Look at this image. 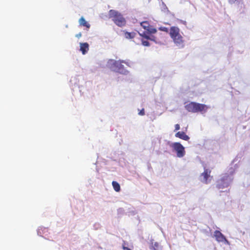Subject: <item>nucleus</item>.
<instances>
[{
    "mask_svg": "<svg viewBox=\"0 0 250 250\" xmlns=\"http://www.w3.org/2000/svg\"><path fill=\"white\" fill-rule=\"evenodd\" d=\"M135 33H130V32H125V38L126 39H132L135 36Z\"/></svg>",
    "mask_w": 250,
    "mask_h": 250,
    "instance_id": "obj_19",
    "label": "nucleus"
},
{
    "mask_svg": "<svg viewBox=\"0 0 250 250\" xmlns=\"http://www.w3.org/2000/svg\"><path fill=\"white\" fill-rule=\"evenodd\" d=\"M150 249L152 250H162V247L157 242H152Z\"/></svg>",
    "mask_w": 250,
    "mask_h": 250,
    "instance_id": "obj_15",
    "label": "nucleus"
},
{
    "mask_svg": "<svg viewBox=\"0 0 250 250\" xmlns=\"http://www.w3.org/2000/svg\"><path fill=\"white\" fill-rule=\"evenodd\" d=\"M122 64L125 63L129 67L131 65V62L129 60H122Z\"/></svg>",
    "mask_w": 250,
    "mask_h": 250,
    "instance_id": "obj_22",
    "label": "nucleus"
},
{
    "mask_svg": "<svg viewBox=\"0 0 250 250\" xmlns=\"http://www.w3.org/2000/svg\"><path fill=\"white\" fill-rule=\"evenodd\" d=\"M138 114L141 116H143L145 115V111L144 109H142L139 112Z\"/></svg>",
    "mask_w": 250,
    "mask_h": 250,
    "instance_id": "obj_25",
    "label": "nucleus"
},
{
    "mask_svg": "<svg viewBox=\"0 0 250 250\" xmlns=\"http://www.w3.org/2000/svg\"><path fill=\"white\" fill-rule=\"evenodd\" d=\"M180 125L179 124H176L175 125V131L178 130L180 129Z\"/></svg>",
    "mask_w": 250,
    "mask_h": 250,
    "instance_id": "obj_27",
    "label": "nucleus"
},
{
    "mask_svg": "<svg viewBox=\"0 0 250 250\" xmlns=\"http://www.w3.org/2000/svg\"><path fill=\"white\" fill-rule=\"evenodd\" d=\"M142 44L145 46H149L150 45V44L148 41L144 40L142 41Z\"/></svg>",
    "mask_w": 250,
    "mask_h": 250,
    "instance_id": "obj_23",
    "label": "nucleus"
},
{
    "mask_svg": "<svg viewBox=\"0 0 250 250\" xmlns=\"http://www.w3.org/2000/svg\"><path fill=\"white\" fill-rule=\"evenodd\" d=\"M81 37H82V33H78V34L76 35V37H77L78 38H80Z\"/></svg>",
    "mask_w": 250,
    "mask_h": 250,
    "instance_id": "obj_28",
    "label": "nucleus"
},
{
    "mask_svg": "<svg viewBox=\"0 0 250 250\" xmlns=\"http://www.w3.org/2000/svg\"><path fill=\"white\" fill-rule=\"evenodd\" d=\"M175 136L176 137L179 138L180 139L185 141H188L189 139V136L183 131H179L177 132Z\"/></svg>",
    "mask_w": 250,
    "mask_h": 250,
    "instance_id": "obj_13",
    "label": "nucleus"
},
{
    "mask_svg": "<svg viewBox=\"0 0 250 250\" xmlns=\"http://www.w3.org/2000/svg\"><path fill=\"white\" fill-rule=\"evenodd\" d=\"M228 3L230 5H236L237 7H240V3L239 0H227Z\"/></svg>",
    "mask_w": 250,
    "mask_h": 250,
    "instance_id": "obj_16",
    "label": "nucleus"
},
{
    "mask_svg": "<svg viewBox=\"0 0 250 250\" xmlns=\"http://www.w3.org/2000/svg\"><path fill=\"white\" fill-rule=\"evenodd\" d=\"M106 66L112 71L123 75H127L129 73V71L126 69L122 64L121 60L116 61L114 59H109L106 62Z\"/></svg>",
    "mask_w": 250,
    "mask_h": 250,
    "instance_id": "obj_5",
    "label": "nucleus"
},
{
    "mask_svg": "<svg viewBox=\"0 0 250 250\" xmlns=\"http://www.w3.org/2000/svg\"><path fill=\"white\" fill-rule=\"evenodd\" d=\"M213 237L218 242H222L225 244L229 245V242L226 239L225 236L219 230H215L213 233Z\"/></svg>",
    "mask_w": 250,
    "mask_h": 250,
    "instance_id": "obj_8",
    "label": "nucleus"
},
{
    "mask_svg": "<svg viewBox=\"0 0 250 250\" xmlns=\"http://www.w3.org/2000/svg\"><path fill=\"white\" fill-rule=\"evenodd\" d=\"M169 146L172 148V151L176 154L178 158H182L186 155V151L184 146L178 142L168 143Z\"/></svg>",
    "mask_w": 250,
    "mask_h": 250,
    "instance_id": "obj_7",
    "label": "nucleus"
},
{
    "mask_svg": "<svg viewBox=\"0 0 250 250\" xmlns=\"http://www.w3.org/2000/svg\"><path fill=\"white\" fill-rule=\"evenodd\" d=\"M140 24L144 29V30L140 29L138 31V33L141 36L144 37L147 40L152 41L157 44L161 43V40L163 38L162 33H157V29L150 26L147 21L142 22Z\"/></svg>",
    "mask_w": 250,
    "mask_h": 250,
    "instance_id": "obj_1",
    "label": "nucleus"
},
{
    "mask_svg": "<svg viewBox=\"0 0 250 250\" xmlns=\"http://www.w3.org/2000/svg\"><path fill=\"white\" fill-rule=\"evenodd\" d=\"M80 51H81L83 55H85L87 53L89 50V45L87 42H80Z\"/></svg>",
    "mask_w": 250,
    "mask_h": 250,
    "instance_id": "obj_12",
    "label": "nucleus"
},
{
    "mask_svg": "<svg viewBox=\"0 0 250 250\" xmlns=\"http://www.w3.org/2000/svg\"><path fill=\"white\" fill-rule=\"evenodd\" d=\"M112 185L114 189L116 192H119L120 190V186L118 182L116 181H113L112 183Z\"/></svg>",
    "mask_w": 250,
    "mask_h": 250,
    "instance_id": "obj_18",
    "label": "nucleus"
},
{
    "mask_svg": "<svg viewBox=\"0 0 250 250\" xmlns=\"http://www.w3.org/2000/svg\"><path fill=\"white\" fill-rule=\"evenodd\" d=\"M197 112H200L202 114H205L210 108V106L205 104H197Z\"/></svg>",
    "mask_w": 250,
    "mask_h": 250,
    "instance_id": "obj_10",
    "label": "nucleus"
},
{
    "mask_svg": "<svg viewBox=\"0 0 250 250\" xmlns=\"http://www.w3.org/2000/svg\"><path fill=\"white\" fill-rule=\"evenodd\" d=\"M162 11H163L165 12H166V11L169 12V11L167 9V6L165 5H164V7L162 8Z\"/></svg>",
    "mask_w": 250,
    "mask_h": 250,
    "instance_id": "obj_26",
    "label": "nucleus"
},
{
    "mask_svg": "<svg viewBox=\"0 0 250 250\" xmlns=\"http://www.w3.org/2000/svg\"><path fill=\"white\" fill-rule=\"evenodd\" d=\"M122 248L124 250H132L133 247H129L127 243L124 242L122 245Z\"/></svg>",
    "mask_w": 250,
    "mask_h": 250,
    "instance_id": "obj_20",
    "label": "nucleus"
},
{
    "mask_svg": "<svg viewBox=\"0 0 250 250\" xmlns=\"http://www.w3.org/2000/svg\"><path fill=\"white\" fill-rule=\"evenodd\" d=\"M236 162L237 160L234 159L228 170V173L223 175L221 178L217 181L216 187L218 189H223L228 187L232 182L233 175L239 167V165L238 163H236Z\"/></svg>",
    "mask_w": 250,
    "mask_h": 250,
    "instance_id": "obj_2",
    "label": "nucleus"
},
{
    "mask_svg": "<svg viewBox=\"0 0 250 250\" xmlns=\"http://www.w3.org/2000/svg\"><path fill=\"white\" fill-rule=\"evenodd\" d=\"M178 23L180 24H182L184 25H186V21H183L181 20H177Z\"/></svg>",
    "mask_w": 250,
    "mask_h": 250,
    "instance_id": "obj_24",
    "label": "nucleus"
},
{
    "mask_svg": "<svg viewBox=\"0 0 250 250\" xmlns=\"http://www.w3.org/2000/svg\"><path fill=\"white\" fill-rule=\"evenodd\" d=\"M109 18L118 26L122 27L125 24L126 21L123 15L118 11L110 10L108 13Z\"/></svg>",
    "mask_w": 250,
    "mask_h": 250,
    "instance_id": "obj_6",
    "label": "nucleus"
},
{
    "mask_svg": "<svg viewBox=\"0 0 250 250\" xmlns=\"http://www.w3.org/2000/svg\"><path fill=\"white\" fill-rule=\"evenodd\" d=\"M236 162L237 160L234 159L228 170V173L223 175L221 178L217 181L216 187L218 189H223L228 187L232 182L233 175L239 167V165L238 163H236Z\"/></svg>",
    "mask_w": 250,
    "mask_h": 250,
    "instance_id": "obj_3",
    "label": "nucleus"
},
{
    "mask_svg": "<svg viewBox=\"0 0 250 250\" xmlns=\"http://www.w3.org/2000/svg\"><path fill=\"white\" fill-rule=\"evenodd\" d=\"M79 23L81 26L85 27L88 29L90 27V24L83 17L79 19Z\"/></svg>",
    "mask_w": 250,
    "mask_h": 250,
    "instance_id": "obj_14",
    "label": "nucleus"
},
{
    "mask_svg": "<svg viewBox=\"0 0 250 250\" xmlns=\"http://www.w3.org/2000/svg\"><path fill=\"white\" fill-rule=\"evenodd\" d=\"M159 30L169 33V29L167 27L161 26L159 28Z\"/></svg>",
    "mask_w": 250,
    "mask_h": 250,
    "instance_id": "obj_21",
    "label": "nucleus"
},
{
    "mask_svg": "<svg viewBox=\"0 0 250 250\" xmlns=\"http://www.w3.org/2000/svg\"><path fill=\"white\" fill-rule=\"evenodd\" d=\"M210 173V170L207 169H205L204 172L200 176V180L205 184L209 183L211 180Z\"/></svg>",
    "mask_w": 250,
    "mask_h": 250,
    "instance_id": "obj_9",
    "label": "nucleus"
},
{
    "mask_svg": "<svg viewBox=\"0 0 250 250\" xmlns=\"http://www.w3.org/2000/svg\"><path fill=\"white\" fill-rule=\"evenodd\" d=\"M169 35L175 46L179 49L185 47V40L183 37V33L178 27L171 26L169 28Z\"/></svg>",
    "mask_w": 250,
    "mask_h": 250,
    "instance_id": "obj_4",
    "label": "nucleus"
},
{
    "mask_svg": "<svg viewBox=\"0 0 250 250\" xmlns=\"http://www.w3.org/2000/svg\"><path fill=\"white\" fill-rule=\"evenodd\" d=\"M47 230L46 228L43 227H40L37 230V233L38 235L42 236V234H44Z\"/></svg>",
    "mask_w": 250,
    "mask_h": 250,
    "instance_id": "obj_17",
    "label": "nucleus"
},
{
    "mask_svg": "<svg viewBox=\"0 0 250 250\" xmlns=\"http://www.w3.org/2000/svg\"><path fill=\"white\" fill-rule=\"evenodd\" d=\"M197 104L195 102H190L185 105V108L189 112L197 113Z\"/></svg>",
    "mask_w": 250,
    "mask_h": 250,
    "instance_id": "obj_11",
    "label": "nucleus"
}]
</instances>
